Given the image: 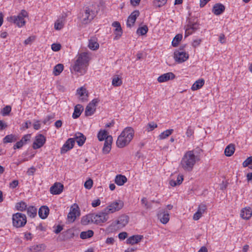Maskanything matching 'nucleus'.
Instances as JSON below:
<instances>
[{"mask_svg": "<svg viewBox=\"0 0 252 252\" xmlns=\"http://www.w3.org/2000/svg\"><path fill=\"white\" fill-rule=\"evenodd\" d=\"M89 58L86 53L80 54L74 62V64L70 67V70L73 73L74 71L78 75H82L87 72L89 65Z\"/></svg>", "mask_w": 252, "mask_h": 252, "instance_id": "f257e3e1", "label": "nucleus"}, {"mask_svg": "<svg viewBox=\"0 0 252 252\" xmlns=\"http://www.w3.org/2000/svg\"><path fill=\"white\" fill-rule=\"evenodd\" d=\"M196 160L197 157L195 156L193 151H189L183 156L180 162V166L184 170L191 171Z\"/></svg>", "mask_w": 252, "mask_h": 252, "instance_id": "f03ea898", "label": "nucleus"}, {"mask_svg": "<svg viewBox=\"0 0 252 252\" xmlns=\"http://www.w3.org/2000/svg\"><path fill=\"white\" fill-rule=\"evenodd\" d=\"M134 134V129L131 127L124 129L118 137L116 144L119 148H123L128 145L132 139Z\"/></svg>", "mask_w": 252, "mask_h": 252, "instance_id": "7ed1b4c3", "label": "nucleus"}, {"mask_svg": "<svg viewBox=\"0 0 252 252\" xmlns=\"http://www.w3.org/2000/svg\"><path fill=\"white\" fill-rule=\"evenodd\" d=\"M28 16V12L25 10L23 9L17 16H10L7 18V20L9 22H13L16 24L19 27H22L24 26L26 23L24 18Z\"/></svg>", "mask_w": 252, "mask_h": 252, "instance_id": "20e7f679", "label": "nucleus"}, {"mask_svg": "<svg viewBox=\"0 0 252 252\" xmlns=\"http://www.w3.org/2000/svg\"><path fill=\"white\" fill-rule=\"evenodd\" d=\"M27 223V217L25 214L17 213L12 216L13 225L16 228L25 226Z\"/></svg>", "mask_w": 252, "mask_h": 252, "instance_id": "39448f33", "label": "nucleus"}, {"mask_svg": "<svg viewBox=\"0 0 252 252\" xmlns=\"http://www.w3.org/2000/svg\"><path fill=\"white\" fill-rule=\"evenodd\" d=\"M129 221V217L126 215L120 216L117 220L112 223L110 228L111 230H116L125 227Z\"/></svg>", "mask_w": 252, "mask_h": 252, "instance_id": "423d86ee", "label": "nucleus"}, {"mask_svg": "<svg viewBox=\"0 0 252 252\" xmlns=\"http://www.w3.org/2000/svg\"><path fill=\"white\" fill-rule=\"evenodd\" d=\"M96 12L91 9L89 7H86L82 16L80 17L81 20L83 24H88L94 18Z\"/></svg>", "mask_w": 252, "mask_h": 252, "instance_id": "0eeeda50", "label": "nucleus"}, {"mask_svg": "<svg viewBox=\"0 0 252 252\" xmlns=\"http://www.w3.org/2000/svg\"><path fill=\"white\" fill-rule=\"evenodd\" d=\"M124 206V203L120 200H116L111 203L107 207L105 208V211L108 214L113 213L119 211Z\"/></svg>", "mask_w": 252, "mask_h": 252, "instance_id": "6e6552de", "label": "nucleus"}, {"mask_svg": "<svg viewBox=\"0 0 252 252\" xmlns=\"http://www.w3.org/2000/svg\"><path fill=\"white\" fill-rule=\"evenodd\" d=\"M99 100L97 98L92 100L87 106L85 109V115L90 116L94 114L96 110V106Z\"/></svg>", "mask_w": 252, "mask_h": 252, "instance_id": "1a4fd4ad", "label": "nucleus"}, {"mask_svg": "<svg viewBox=\"0 0 252 252\" xmlns=\"http://www.w3.org/2000/svg\"><path fill=\"white\" fill-rule=\"evenodd\" d=\"M198 27L199 24L196 22H192L190 19H189L188 24L186 26L185 36L191 34L198 29Z\"/></svg>", "mask_w": 252, "mask_h": 252, "instance_id": "9d476101", "label": "nucleus"}, {"mask_svg": "<svg viewBox=\"0 0 252 252\" xmlns=\"http://www.w3.org/2000/svg\"><path fill=\"white\" fill-rule=\"evenodd\" d=\"M174 58L176 62L182 63L189 59V55L185 52L176 51L174 52Z\"/></svg>", "mask_w": 252, "mask_h": 252, "instance_id": "9b49d317", "label": "nucleus"}, {"mask_svg": "<svg viewBox=\"0 0 252 252\" xmlns=\"http://www.w3.org/2000/svg\"><path fill=\"white\" fill-rule=\"evenodd\" d=\"M109 214L106 211H105V209L98 214L94 215V223L95 224H99L101 223H103L106 222L108 219V215Z\"/></svg>", "mask_w": 252, "mask_h": 252, "instance_id": "f8f14e48", "label": "nucleus"}, {"mask_svg": "<svg viewBox=\"0 0 252 252\" xmlns=\"http://www.w3.org/2000/svg\"><path fill=\"white\" fill-rule=\"evenodd\" d=\"M46 137L42 134H39L35 137V141L33 143L32 148L33 149H37L43 146L46 142Z\"/></svg>", "mask_w": 252, "mask_h": 252, "instance_id": "ddd939ff", "label": "nucleus"}, {"mask_svg": "<svg viewBox=\"0 0 252 252\" xmlns=\"http://www.w3.org/2000/svg\"><path fill=\"white\" fill-rule=\"evenodd\" d=\"M75 143L73 138H69L63 145L61 150V154H64L73 148Z\"/></svg>", "mask_w": 252, "mask_h": 252, "instance_id": "4468645a", "label": "nucleus"}, {"mask_svg": "<svg viewBox=\"0 0 252 252\" xmlns=\"http://www.w3.org/2000/svg\"><path fill=\"white\" fill-rule=\"evenodd\" d=\"M139 11L138 10H135L131 13L127 18L126 22V26L127 27L131 28L134 25L137 18L139 15Z\"/></svg>", "mask_w": 252, "mask_h": 252, "instance_id": "2eb2a0df", "label": "nucleus"}, {"mask_svg": "<svg viewBox=\"0 0 252 252\" xmlns=\"http://www.w3.org/2000/svg\"><path fill=\"white\" fill-rule=\"evenodd\" d=\"M63 185L59 182L55 183L50 189L52 194H60L63 190Z\"/></svg>", "mask_w": 252, "mask_h": 252, "instance_id": "dca6fc26", "label": "nucleus"}, {"mask_svg": "<svg viewBox=\"0 0 252 252\" xmlns=\"http://www.w3.org/2000/svg\"><path fill=\"white\" fill-rule=\"evenodd\" d=\"M158 217L163 224H166L169 220V214L167 211L160 210L158 214Z\"/></svg>", "mask_w": 252, "mask_h": 252, "instance_id": "f3484780", "label": "nucleus"}, {"mask_svg": "<svg viewBox=\"0 0 252 252\" xmlns=\"http://www.w3.org/2000/svg\"><path fill=\"white\" fill-rule=\"evenodd\" d=\"M113 138L112 136H107L104 144L103 148V152L105 154H108L109 153L111 149V145L112 143Z\"/></svg>", "mask_w": 252, "mask_h": 252, "instance_id": "a211bd4d", "label": "nucleus"}, {"mask_svg": "<svg viewBox=\"0 0 252 252\" xmlns=\"http://www.w3.org/2000/svg\"><path fill=\"white\" fill-rule=\"evenodd\" d=\"M112 26L115 28V29L114 30V33L116 35L115 37H114V39H119L121 36L122 35L123 33V31L121 26V24L119 22L116 21L114 22Z\"/></svg>", "mask_w": 252, "mask_h": 252, "instance_id": "6ab92c4d", "label": "nucleus"}, {"mask_svg": "<svg viewBox=\"0 0 252 252\" xmlns=\"http://www.w3.org/2000/svg\"><path fill=\"white\" fill-rule=\"evenodd\" d=\"M240 216L244 220H249L252 216V210L250 207H246L241 210Z\"/></svg>", "mask_w": 252, "mask_h": 252, "instance_id": "aec40b11", "label": "nucleus"}, {"mask_svg": "<svg viewBox=\"0 0 252 252\" xmlns=\"http://www.w3.org/2000/svg\"><path fill=\"white\" fill-rule=\"evenodd\" d=\"M207 207L205 205H200L198 207L197 212L194 214L193 216V219L195 220H198L202 217V214L204 213Z\"/></svg>", "mask_w": 252, "mask_h": 252, "instance_id": "412c9836", "label": "nucleus"}, {"mask_svg": "<svg viewBox=\"0 0 252 252\" xmlns=\"http://www.w3.org/2000/svg\"><path fill=\"white\" fill-rule=\"evenodd\" d=\"M225 10V6L221 3L215 4L213 7L212 12L216 15L222 14Z\"/></svg>", "mask_w": 252, "mask_h": 252, "instance_id": "4be33fe9", "label": "nucleus"}, {"mask_svg": "<svg viewBox=\"0 0 252 252\" xmlns=\"http://www.w3.org/2000/svg\"><path fill=\"white\" fill-rule=\"evenodd\" d=\"M175 77V76L174 73L172 72H168L159 76L158 78V81L160 83H162L167 81L170 79H173Z\"/></svg>", "mask_w": 252, "mask_h": 252, "instance_id": "5701e85b", "label": "nucleus"}, {"mask_svg": "<svg viewBox=\"0 0 252 252\" xmlns=\"http://www.w3.org/2000/svg\"><path fill=\"white\" fill-rule=\"evenodd\" d=\"M95 218L94 214H90L82 217L81 223L83 225H87L90 223H94Z\"/></svg>", "mask_w": 252, "mask_h": 252, "instance_id": "b1692460", "label": "nucleus"}, {"mask_svg": "<svg viewBox=\"0 0 252 252\" xmlns=\"http://www.w3.org/2000/svg\"><path fill=\"white\" fill-rule=\"evenodd\" d=\"M77 144L79 146H82L86 141V137L84 135L80 132H77L74 135V137Z\"/></svg>", "mask_w": 252, "mask_h": 252, "instance_id": "393cba45", "label": "nucleus"}, {"mask_svg": "<svg viewBox=\"0 0 252 252\" xmlns=\"http://www.w3.org/2000/svg\"><path fill=\"white\" fill-rule=\"evenodd\" d=\"M77 213H79L78 206L76 208H71L70 211L67 215L68 221L71 222H73L76 219Z\"/></svg>", "mask_w": 252, "mask_h": 252, "instance_id": "a878e982", "label": "nucleus"}, {"mask_svg": "<svg viewBox=\"0 0 252 252\" xmlns=\"http://www.w3.org/2000/svg\"><path fill=\"white\" fill-rule=\"evenodd\" d=\"M49 213V209L46 206H41L38 211V215L42 219H46Z\"/></svg>", "mask_w": 252, "mask_h": 252, "instance_id": "bb28decb", "label": "nucleus"}, {"mask_svg": "<svg viewBox=\"0 0 252 252\" xmlns=\"http://www.w3.org/2000/svg\"><path fill=\"white\" fill-rule=\"evenodd\" d=\"M143 238L142 235H133L130 236L126 240L127 244H129L131 245H134L135 244H137L139 243Z\"/></svg>", "mask_w": 252, "mask_h": 252, "instance_id": "cd10ccee", "label": "nucleus"}, {"mask_svg": "<svg viewBox=\"0 0 252 252\" xmlns=\"http://www.w3.org/2000/svg\"><path fill=\"white\" fill-rule=\"evenodd\" d=\"M88 47L90 49L95 50L99 48V44L97 42L96 39L92 37L89 40Z\"/></svg>", "mask_w": 252, "mask_h": 252, "instance_id": "c85d7f7f", "label": "nucleus"}, {"mask_svg": "<svg viewBox=\"0 0 252 252\" xmlns=\"http://www.w3.org/2000/svg\"><path fill=\"white\" fill-rule=\"evenodd\" d=\"M127 181V178L124 175H117L115 179V183L118 186H123Z\"/></svg>", "mask_w": 252, "mask_h": 252, "instance_id": "c756f323", "label": "nucleus"}, {"mask_svg": "<svg viewBox=\"0 0 252 252\" xmlns=\"http://www.w3.org/2000/svg\"><path fill=\"white\" fill-rule=\"evenodd\" d=\"M204 83L205 81L203 79H199L193 83L191 89L192 91L197 90L204 85Z\"/></svg>", "mask_w": 252, "mask_h": 252, "instance_id": "7c9ffc66", "label": "nucleus"}, {"mask_svg": "<svg viewBox=\"0 0 252 252\" xmlns=\"http://www.w3.org/2000/svg\"><path fill=\"white\" fill-rule=\"evenodd\" d=\"M83 110V108L81 105L78 104L74 107V112L72 114V118L73 119L78 118L81 115L82 111Z\"/></svg>", "mask_w": 252, "mask_h": 252, "instance_id": "2f4dec72", "label": "nucleus"}, {"mask_svg": "<svg viewBox=\"0 0 252 252\" xmlns=\"http://www.w3.org/2000/svg\"><path fill=\"white\" fill-rule=\"evenodd\" d=\"M234 145L230 144L225 148L224 150V154L227 157H230L234 154Z\"/></svg>", "mask_w": 252, "mask_h": 252, "instance_id": "473e14b6", "label": "nucleus"}, {"mask_svg": "<svg viewBox=\"0 0 252 252\" xmlns=\"http://www.w3.org/2000/svg\"><path fill=\"white\" fill-rule=\"evenodd\" d=\"M94 231L92 230H88L86 231H82L81 232L80 237L82 239L90 238L93 236Z\"/></svg>", "mask_w": 252, "mask_h": 252, "instance_id": "72a5a7b5", "label": "nucleus"}, {"mask_svg": "<svg viewBox=\"0 0 252 252\" xmlns=\"http://www.w3.org/2000/svg\"><path fill=\"white\" fill-rule=\"evenodd\" d=\"M45 246L44 244H40L36 245H33L30 248L32 252H38L45 249Z\"/></svg>", "mask_w": 252, "mask_h": 252, "instance_id": "f704fd0d", "label": "nucleus"}, {"mask_svg": "<svg viewBox=\"0 0 252 252\" xmlns=\"http://www.w3.org/2000/svg\"><path fill=\"white\" fill-rule=\"evenodd\" d=\"M27 214L31 218H34L37 214V209L32 206L27 208Z\"/></svg>", "mask_w": 252, "mask_h": 252, "instance_id": "c9c22d12", "label": "nucleus"}, {"mask_svg": "<svg viewBox=\"0 0 252 252\" xmlns=\"http://www.w3.org/2000/svg\"><path fill=\"white\" fill-rule=\"evenodd\" d=\"M184 180L183 175H178L177 180H171L170 181L169 184L172 187H175L177 185H180L182 183V182Z\"/></svg>", "mask_w": 252, "mask_h": 252, "instance_id": "e433bc0d", "label": "nucleus"}, {"mask_svg": "<svg viewBox=\"0 0 252 252\" xmlns=\"http://www.w3.org/2000/svg\"><path fill=\"white\" fill-rule=\"evenodd\" d=\"M63 65L59 63L55 65L54 67L53 73L56 76L59 75L63 70Z\"/></svg>", "mask_w": 252, "mask_h": 252, "instance_id": "4c0bfd02", "label": "nucleus"}, {"mask_svg": "<svg viewBox=\"0 0 252 252\" xmlns=\"http://www.w3.org/2000/svg\"><path fill=\"white\" fill-rule=\"evenodd\" d=\"M17 140L16 137L13 135V134H9L6 135L3 139V142L4 143H11L13 142H15Z\"/></svg>", "mask_w": 252, "mask_h": 252, "instance_id": "58836bf2", "label": "nucleus"}, {"mask_svg": "<svg viewBox=\"0 0 252 252\" xmlns=\"http://www.w3.org/2000/svg\"><path fill=\"white\" fill-rule=\"evenodd\" d=\"M15 207L17 210L22 212L27 209V205L25 202L22 201L17 203Z\"/></svg>", "mask_w": 252, "mask_h": 252, "instance_id": "ea45409f", "label": "nucleus"}, {"mask_svg": "<svg viewBox=\"0 0 252 252\" xmlns=\"http://www.w3.org/2000/svg\"><path fill=\"white\" fill-rule=\"evenodd\" d=\"M122 81L119 76H115L112 79V84L115 87H118L122 85Z\"/></svg>", "mask_w": 252, "mask_h": 252, "instance_id": "a19ab883", "label": "nucleus"}, {"mask_svg": "<svg viewBox=\"0 0 252 252\" xmlns=\"http://www.w3.org/2000/svg\"><path fill=\"white\" fill-rule=\"evenodd\" d=\"M183 36L181 34H177L172 41V45L173 47H177L180 41L182 40Z\"/></svg>", "mask_w": 252, "mask_h": 252, "instance_id": "79ce46f5", "label": "nucleus"}, {"mask_svg": "<svg viewBox=\"0 0 252 252\" xmlns=\"http://www.w3.org/2000/svg\"><path fill=\"white\" fill-rule=\"evenodd\" d=\"M173 132V129H169L166 130L160 133L159 135V138L160 139H164L171 135Z\"/></svg>", "mask_w": 252, "mask_h": 252, "instance_id": "37998d69", "label": "nucleus"}, {"mask_svg": "<svg viewBox=\"0 0 252 252\" xmlns=\"http://www.w3.org/2000/svg\"><path fill=\"white\" fill-rule=\"evenodd\" d=\"M148 31V28L146 25H144L142 27H139L137 30L136 32L137 34L141 35L146 34Z\"/></svg>", "mask_w": 252, "mask_h": 252, "instance_id": "c03bdc74", "label": "nucleus"}, {"mask_svg": "<svg viewBox=\"0 0 252 252\" xmlns=\"http://www.w3.org/2000/svg\"><path fill=\"white\" fill-rule=\"evenodd\" d=\"M107 136V132L105 130H100L97 134L98 139L100 141L105 140Z\"/></svg>", "mask_w": 252, "mask_h": 252, "instance_id": "a18cd8bd", "label": "nucleus"}, {"mask_svg": "<svg viewBox=\"0 0 252 252\" xmlns=\"http://www.w3.org/2000/svg\"><path fill=\"white\" fill-rule=\"evenodd\" d=\"M62 234L63 236V240H66L67 239H71L74 237V233L72 231L68 230L66 231L63 232Z\"/></svg>", "mask_w": 252, "mask_h": 252, "instance_id": "49530a36", "label": "nucleus"}, {"mask_svg": "<svg viewBox=\"0 0 252 252\" xmlns=\"http://www.w3.org/2000/svg\"><path fill=\"white\" fill-rule=\"evenodd\" d=\"M166 2L167 0H154L153 4L154 6L160 7L164 5Z\"/></svg>", "mask_w": 252, "mask_h": 252, "instance_id": "de8ad7c7", "label": "nucleus"}, {"mask_svg": "<svg viewBox=\"0 0 252 252\" xmlns=\"http://www.w3.org/2000/svg\"><path fill=\"white\" fill-rule=\"evenodd\" d=\"M63 27V23L62 20H58L55 23L54 28L57 30L62 29Z\"/></svg>", "mask_w": 252, "mask_h": 252, "instance_id": "09e8293b", "label": "nucleus"}, {"mask_svg": "<svg viewBox=\"0 0 252 252\" xmlns=\"http://www.w3.org/2000/svg\"><path fill=\"white\" fill-rule=\"evenodd\" d=\"M11 110V107L9 105H7L5 107H4L1 113L3 116H6L8 115Z\"/></svg>", "mask_w": 252, "mask_h": 252, "instance_id": "8fccbe9b", "label": "nucleus"}, {"mask_svg": "<svg viewBox=\"0 0 252 252\" xmlns=\"http://www.w3.org/2000/svg\"><path fill=\"white\" fill-rule=\"evenodd\" d=\"M158 126L157 124L154 122L149 123L147 126V129L148 131H152Z\"/></svg>", "mask_w": 252, "mask_h": 252, "instance_id": "3c124183", "label": "nucleus"}, {"mask_svg": "<svg viewBox=\"0 0 252 252\" xmlns=\"http://www.w3.org/2000/svg\"><path fill=\"white\" fill-rule=\"evenodd\" d=\"M252 164V156L248 158L243 162V166L244 167L248 166Z\"/></svg>", "mask_w": 252, "mask_h": 252, "instance_id": "603ef678", "label": "nucleus"}, {"mask_svg": "<svg viewBox=\"0 0 252 252\" xmlns=\"http://www.w3.org/2000/svg\"><path fill=\"white\" fill-rule=\"evenodd\" d=\"M93 180L91 179H89V180H87L85 184H84V187L86 189H90L93 186Z\"/></svg>", "mask_w": 252, "mask_h": 252, "instance_id": "864d4df0", "label": "nucleus"}, {"mask_svg": "<svg viewBox=\"0 0 252 252\" xmlns=\"http://www.w3.org/2000/svg\"><path fill=\"white\" fill-rule=\"evenodd\" d=\"M54 118V115H48L44 119L43 123L45 125H46V124L49 125L51 123L50 121L53 120Z\"/></svg>", "mask_w": 252, "mask_h": 252, "instance_id": "5fc2aeb1", "label": "nucleus"}, {"mask_svg": "<svg viewBox=\"0 0 252 252\" xmlns=\"http://www.w3.org/2000/svg\"><path fill=\"white\" fill-rule=\"evenodd\" d=\"M52 49L55 52L59 51L61 48V45L59 43H53L51 45Z\"/></svg>", "mask_w": 252, "mask_h": 252, "instance_id": "6e6d98bb", "label": "nucleus"}, {"mask_svg": "<svg viewBox=\"0 0 252 252\" xmlns=\"http://www.w3.org/2000/svg\"><path fill=\"white\" fill-rule=\"evenodd\" d=\"M194 133V129L190 126H189L186 132V134L188 137H190L193 135Z\"/></svg>", "mask_w": 252, "mask_h": 252, "instance_id": "4d7b16f0", "label": "nucleus"}, {"mask_svg": "<svg viewBox=\"0 0 252 252\" xmlns=\"http://www.w3.org/2000/svg\"><path fill=\"white\" fill-rule=\"evenodd\" d=\"M77 93L80 96H83L86 94V89L83 87H81L77 90Z\"/></svg>", "mask_w": 252, "mask_h": 252, "instance_id": "13d9d810", "label": "nucleus"}, {"mask_svg": "<svg viewBox=\"0 0 252 252\" xmlns=\"http://www.w3.org/2000/svg\"><path fill=\"white\" fill-rule=\"evenodd\" d=\"M19 184V181L17 180H13L12 182L10 183L9 187L11 189H14L16 188Z\"/></svg>", "mask_w": 252, "mask_h": 252, "instance_id": "bf43d9fd", "label": "nucleus"}, {"mask_svg": "<svg viewBox=\"0 0 252 252\" xmlns=\"http://www.w3.org/2000/svg\"><path fill=\"white\" fill-rule=\"evenodd\" d=\"M141 202H142V204L144 205L145 207L147 208V209H149V208H151V205L150 204H149L148 203V202L146 199V198H143L142 199H141Z\"/></svg>", "mask_w": 252, "mask_h": 252, "instance_id": "052dcab7", "label": "nucleus"}, {"mask_svg": "<svg viewBox=\"0 0 252 252\" xmlns=\"http://www.w3.org/2000/svg\"><path fill=\"white\" fill-rule=\"evenodd\" d=\"M24 145V142L20 140L17 142L13 146L14 149H20Z\"/></svg>", "mask_w": 252, "mask_h": 252, "instance_id": "680f3d73", "label": "nucleus"}, {"mask_svg": "<svg viewBox=\"0 0 252 252\" xmlns=\"http://www.w3.org/2000/svg\"><path fill=\"white\" fill-rule=\"evenodd\" d=\"M31 137V134H26L21 139V141L24 142V144L26 143V142L30 140Z\"/></svg>", "mask_w": 252, "mask_h": 252, "instance_id": "e2e57ef3", "label": "nucleus"}, {"mask_svg": "<svg viewBox=\"0 0 252 252\" xmlns=\"http://www.w3.org/2000/svg\"><path fill=\"white\" fill-rule=\"evenodd\" d=\"M127 236V233L126 232H121L119 234L118 237L120 240H124Z\"/></svg>", "mask_w": 252, "mask_h": 252, "instance_id": "0e129e2a", "label": "nucleus"}, {"mask_svg": "<svg viewBox=\"0 0 252 252\" xmlns=\"http://www.w3.org/2000/svg\"><path fill=\"white\" fill-rule=\"evenodd\" d=\"M100 204V200L99 199L94 200L92 203V206L93 207H96Z\"/></svg>", "mask_w": 252, "mask_h": 252, "instance_id": "69168bd1", "label": "nucleus"}, {"mask_svg": "<svg viewBox=\"0 0 252 252\" xmlns=\"http://www.w3.org/2000/svg\"><path fill=\"white\" fill-rule=\"evenodd\" d=\"M35 171V168L33 167H32L29 168L27 171V174L29 175H32Z\"/></svg>", "mask_w": 252, "mask_h": 252, "instance_id": "338daca9", "label": "nucleus"}, {"mask_svg": "<svg viewBox=\"0 0 252 252\" xmlns=\"http://www.w3.org/2000/svg\"><path fill=\"white\" fill-rule=\"evenodd\" d=\"M201 41V39L194 40L192 43V46L194 47L198 46L200 44Z\"/></svg>", "mask_w": 252, "mask_h": 252, "instance_id": "774afa93", "label": "nucleus"}]
</instances>
